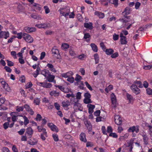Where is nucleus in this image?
Segmentation results:
<instances>
[{"instance_id":"1","label":"nucleus","mask_w":152,"mask_h":152,"mask_svg":"<svg viewBox=\"0 0 152 152\" xmlns=\"http://www.w3.org/2000/svg\"><path fill=\"white\" fill-rule=\"evenodd\" d=\"M52 55L54 57H56L57 59H59L60 55L59 51L56 46L54 47L52 49Z\"/></svg>"},{"instance_id":"2","label":"nucleus","mask_w":152,"mask_h":152,"mask_svg":"<svg viewBox=\"0 0 152 152\" xmlns=\"http://www.w3.org/2000/svg\"><path fill=\"white\" fill-rule=\"evenodd\" d=\"M23 38L28 43H31L33 41V39L29 34L24 33L23 34Z\"/></svg>"},{"instance_id":"3","label":"nucleus","mask_w":152,"mask_h":152,"mask_svg":"<svg viewBox=\"0 0 152 152\" xmlns=\"http://www.w3.org/2000/svg\"><path fill=\"white\" fill-rule=\"evenodd\" d=\"M60 13L62 14V16L65 17L69 15V10L67 8H63L60 9L59 10Z\"/></svg>"},{"instance_id":"4","label":"nucleus","mask_w":152,"mask_h":152,"mask_svg":"<svg viewBox=\"0 0 152 152\" xmlns=\"http://www.w3.org/2000/svg\"><path fill=\"white\" fill-rule=\"evenodd\" d=\"M139 131V126L138 125L133 126L129 127L128 130L129 132H135L136 133H138Z\"/></svg>"},{"instance_id":"5","label":"nucleus","mask_w":152,"mask_h":152,"mask_svg":"<svg viewBox=\"0 0 152 152\" xmlns=\"http://www.w3.org/2000/svg\"><path fill=\"white\" fill-rule=\"evenodd\" d=\"M140 134L143 137V141L144 144L147 145L148 144V138L146 134V133L144 131H142L140 132Z\"/></svg>"},{"instance_id":"6","label":"nucleus","mask_w":152,"mask_h":152,"mask_svg":"<svg viewBox=\"0 0 152 152\" xmlns=\"http://www.w3.org/2000/svg\"><path fill=\"white\" fill-rule=\"evenodd\" d=\"M130 88L134 93L136 94H138L140 93V90L135 84H133L131 86Z\"/></svg>"},{"instance_id":"7","label":"nucleus","mask_w":152,"mask_h":152,"mask_svg":"<svg viewBox=\"0 0 152 152\" xmlns=\"http://www.w3.org/2000/svg\"><path fill=\"white\" fill-rule=\"evenodd\" d=\"M130 16H123L121 18H120L119 20L123 23V24L127 23L130 21Z\"/></svg>"},{"instance_id":"8","label":"nucleus","mask_w":152,"mask_h":152,"mask_svg":"<svg viewBox=\"0 0 152 152\" xmlns=\"http://www.w3.org/2000/svg\"><path fill=\"white\" fill-rule=\"evenodd\" d=\"M37 85L39 86H42L44 88H50L52 86V84L50 83H47L45 82H37Z\"/></svg>"},{"instance_id":"9","label":"nucleus","mask_w":152,"mask_h":152,"mask_svg":"<svg viewBox=\"0 0 152 152\" xmlns=\"http://www.w3.org/2000/svg\"><path fill=\"white\" fill-rule=\"evenodd\" d=\"M33 132V130L32 128L30 127H29L26 129L25 134L26 135H27L28 138H30L32 137Z\"/></svg>"},{"instance_id":"10","label":"nucleus","mask_w":152,"mask_h":152,"mask_svg":"<svg viewBox=\"0 0 152 152\" xmlns=\"http://www.w3.org/2000/svg\"><path fill=\"white\" fill-rule=\"evenodd\" d=\"M134 143V139H132L126 143V146L129 148V151L130 152H132V150L133 148Z\"/></svg>"},{"instance_id":"11","label":"nucleus","mask_w":152,"mask_h":152,"mask_svg":"<svg viewBox=\"0 0 152 152\" xmlns=\"http://www.w3.org/2000/svg\"><path fill=\"white\" fill-rule=\"evenodd\" d=\"M120 37H121L120 40L121 44V45L126 44L127 43L126 37L124 36L123 35V33H122V32L120 33Z\"/></svg>"},{"instance_id":"12","label":"nucleus","mask_w":152,"mask_h":152,"mask_svg":"<svg viewBox=\"0 0 152 152\" xmlns=\"http://www.w3.org/2000/svg\"><path fill=\"white\" fill-rule=\"evenodd\" d=\"M0 83L3 85V88L8 91L9 89V88L8 84L6 83L3 78H0Z\"/></svg>"},{"instance_id":"13","label":"nucleus","mask_w":152,"mask_h":152,"mask_svg":"<svg viewBox=\"0 0 152 152\" xmlns=\"http://www.w3.org/2000/svg\"><path fill=\"white\" fill-rule=\"evenodd\" d=\"M9 33L8 31H0V38H4L7 39L9 37Z\"/></svg>"},{"instance_id":"14","label":"nucleus","mask_w":152,"mask_h":152,"mask_svg":"<svg viewBox=\"0 0 152 152\" xmlns=\"http://www.w3.org/2000/svg\"><path fill=\"white\" fill-rule=\"evenodd\" d=\"M48 125L49 127L51 130L53 132H58V129L57 127L53 123H49L48 124Z\"/></svg>"},{"instance_id":"15","label":"nucleus","mask_w":152,"mask_h":152,"mask_svg":"<svg viewBox=\"0 0 152 152\" xmlns=\"http://www.w3.org/2000/svg\"><path fill=\"white\" fill-rule=\"evenodd\" d=\"M24 108H25L26 111L31 115H33L34 114V112L32 109L27 104L24 105Z\"/></svg>"},{"instance_id":"16","label":"nucleus","mask_w":152,"mask_h":152,"mask_svg":"<svg viewBox=\"0 0 152 152\" xmlns=\"http://www.w3.org/2000/svg\"><path fill=\"white\" fill-rule=\"evenodd\" d=\"M115 122L118 125H121L122 123L121 118L119 115H116L115 118Z\"/></svg>"},{"instance_id":"17","label":"nucleus","mask_w":152,"mask_h":152,"mask_svg":"<svg viewBox=\"0 0 152 152\" xmlns=\"http://www.w3.org/2000/svg\"><path fill=\"white\" fill-rule=\"evenodd\" d=\"M36 26L39 28H48L50 27V24L49 23H44L37 24Z\"/></svg>"},{"instance_id":"18","label":"nucleus","mask_w":152,"mask_h":152,"mask_svg":"<svg viewBox=\"0 0 152 152\" xmlns=\"http://www.w3.org/2000/svg\"><path fill=\"white\" fill-rule=\"evenodd\" d=\"M80 140L82 142H86L87 141V139L86 138V134L85 133L82 132L80 133L79 136Z\"/></svg>"},{"instance_id":"19","label":"nucleus","mask_w":152,"mask_h":152,"mask_svg":"<svg viewBox=\"0 0 152 152\" xmlns=\"http://www.w3.org/2000/svg\"><path fill=\"white\" fill-rule=\"evenodd\" d=\"M87 107L88 108V112L90 114H92L94 112V109L95 108L94 105L88 104L87 105Z\"/></svg>"},{"instance_id":"20","label":"nucleus","mask_w":152,"mask_h":152,"mask_svg":"<svg viewBox=\"0 0 152 152\" xmlns=\"http://www.w3.org/2000/svg\"><path fill=\"white\" fill-rule=\"evenodd\" d=\"M111 100L112 103L114 106V107H116L117 103V100L116 96L113 93H112L111 94Z\"/></svg>"},{"instance_id":"21","label":"nucleus","mask_w":152,"mask_h":152,"mask_svg":"<svg viewBox=\"0 0 152 152\" xmlns=\"http://www.w3.org/2000/svg\"><path fill=\"white\" fill-rule=\"evenodd\" d=\"M85 124L88 130V132L90 133V132H91L92 130V126L91 123L90 122L86 121L85 122Z\"/></svg>"},{"instance_id":"22","label":"nucleus","mask_w":152,"mask_h":152,"mask_svg":"<svg viewBox=\"0 0 152 152\" xmlns=\"http://www.w3.org/2000/svg\"><path fill=\"white\" fill-rule=\"evenodd\" d=\"M43 126H42L41 125L40 126H37V129H38V131L39 132H42V133H44L46 135V129L44 128H43Z\"/></svg>"},{"instance_id":"23","label":"nucleus","mask_w":152,"mask_h":152,"mask_svg":"<svg viewBox=\"0 0 152 152\" xmlns=\"http://www.w3.org/2000/svg\"><path fill=\"white\" fill-rule=\"evenodd\" d=\"M25 30L27 33H31L34 32L36 31V28L33 27H25L24 28Z\"/></svg>"},{"instance_id":"24","label":"nucleus","mask_w":152,"mask_h":152,"mask_svg":"<svg viewBox=\"0 0 152 152\" xmlns=\"http://www.w3.org/2000/svg\"><path fill=\"white\" fill-rule=\"evenodd\" d=\"M131 12L130 8L129 7H126L124 11L122 13V14L123 16H127V15L129 14Z\"/></svg>"},{"instance_id":"25","label":"nucleus","mask_w":152,"mask_h":152,"mask_svg":"<svg viewBox=\"0 0 152 152\" xmlns=\"http://www.w3.org/2000/svg\"><path fill=\"white\" fill-rule=\"evenodd\" d=\"M79 101H77L74 103L73 108L75 110H79L80 108H81V104L78 102Z\"/></svg>"},{"instance_id":"26","label":"nucleus","mask_w":152,"mask_h":152,"mask_svg":"<svg viewBox=\"0 0 152 152\" xmlns=\"http://www.w3.org/2000/svg\"><path fill=\"white\" fill-rule=\"evenodd\" d=\"M84 26L85 28L89 29H92L94 28L92 23H84Z\"/></svg>"},{"instance_id":"27","label":"nucleus","mask_w":152,"mask_h":152,"mask_svg":"<svg viewBox=\"0 0 152 152\" xmlns=\"http://www.w3.org/2000/svg\"><path fill=\"white\" fill-rule=\"evenodd\" d=\"M73 75V73L72 71H69L66 73H64L62 74L61 76L63 77L67 78L72 76Z\"/></svg>"},{"instance_id":"28","label":"nucleus","mask_w":152,"mask_h":152,"mask_svg":"<svg viewBox=\"0 0 152 152\" xmlns=\"http://www.w3.org/2000/svg\"><path fill=\"white\" fill-rule=\"evenodd\" d=\"M47 66L49 68V70L54 73L56 72V70L54 67L51 64L48 63L47 65Z\"/></svg>"},{"instance_id":"29","label":"nucleus","mask_w":152,"mask_h":152,"mask_svg":"<svg viewBox=\"0 0 152 152\" xmlns=\"http://www.w3.org/2000/svg\"><path fill=\"white\" fill-rule=\"evenodd\" d=\"M126 96L127 99L129 100V103L132 104L133 102V99L132 96L129 94L128 93H126Z\"/></svg>"},{"instance_id":"30","label":"nucleus","mask_w":152,"mask_h":152,"mask_svg":"<svg viewBox=\"0 0 152 152\" xmlns=\"http://www.w3.org/2000/svg\"><path fill=\"white\" fill-rule=\"evenodd\" d=\"M28 143L31 145H34L37 143V140L36 139L33 138L32 139H30L28 141Z\"/></svg>"},{"instance_id":"31","label":"nucleus","mask_w":152,"mask_h":152,"mask_svg":"<svg viewBox=\"0 0 152 152\" xmlns=\"http://www.w3.org/2000/svg\"><path fill=\"white\" fill-rule=\"evenodd\" d=\"M94 14L97 16L99 18H103L104 16V13L99 11H96L94 12Z\"/></svg>"},{"instance_id":"32","label":"nucleus","mask_w":152,"mask_h":152,"mask_svg":"<svg viewBox=\"0 0 152 152\" xmlns=\"http://www.w3.org/2000/svg\"><path fill=\"white\" fill-rule=\"evenodd\" d=\"M105 51L106 54L107 55H111L114 52V50L111 48L106 49Z\"/></svg>"},{"instance_id":"33","label":"nucleus","mask_w":152,"mask_h":152,"mask_svg":"<svg viewBox=\"0 0 152 152\" xmlns=\"http://www.w3.org/2000/svg\"><path fill=\"white\" fill-rule=\"evenodd\" d=\"M90 46L93 51L95 52H96L98 51V49L97 47L95 44L91 43L90 44Z\"/></svg>"},{"instance_id":"34","label":"nucleus","mask_w":152,"mask_h":152,"mask_svg":"<svg viewBox=\"0 0 152 152\" xmlns=\"http://www.w3.org/2000/svg\"><path fill=\"white\" fill-rule=\"evenodd\" d=\"M55 78V76L50 74L46 78L48 80L49 82H52Z\"/></svg>"},{"instance_id":"35","label":"nucleus","mask_w":152,"mask_h":152,"mask_svg":"<svg viewBox=\"0 0 152 152\" xmlns=\"http://www.w3.org/2000/svg\"><path fill=\"white\" fill-rule=\"evenodd\" d=\"M62 106L63 107H67L70 105V102L69 100L63 101L62 102Z\"/></svg>"},{"instance_id":"36","label":"nucleus","mask_w":152,"mask_h":152,"mask_svg":"<svg viewBox=\"0 0 152 152\" xmlns=\"http://www.w3.org/2000/svg\"><path fill=\"white\" fill-rule=\"evenodd\" d=\"M91 98H85L83 99V102L85 104H89L91 103L92 101L91 100Z\"/></svg>"},{"instance_id":"37","label":"nucleus","mask_w":152,"mask_h":152,"mask_svg":"<svg viewBox=\"0 0 152 152\" xmlns=\"http://www.w3.org/2000/svg\"><path fill=\"white\" fill-rule=\"evenodd\" d=\"M32 5L33 7H35V9L37 10L40 11L41 10V7L40 5L38 4L34 3H33Z\"/></svg>"},{"instance_id":"38","label":"nucleus","mask_w":152,"mask_h":152,"mask_svg":"<svg viewBox=\"0 0 152 152\" xmlns=\"http://www.w3.org/2000/svg\"><path fill=\"white\" fill-rule=\"evenodd\" d=\"M69 45L68 44L64 43L62 44L61 48L62 49L66 50L69 48Z\"/></svg>"},{"instance_id":"39","label":"nucleus","mask_w":152,"mask_h":152,"mask_svg":"<svg viewBox=\"0 0 152 152\" xmlns=\"http://www.w3.org/2000/svg\"><path fill=\"white\" fill-rule=\"evenodd\" d=\"M50 94L51 96L54 95L55 96H58L59 95V93L56 91H52L50 92Z\"/></svg>"},{"instance_id":"40","label":"nucleus","mask_w":152,"mask_h":152,"mask_svg":"<svg viewBox=\"0 0 152 152\" xmlns=\"http://www.w3.org/2000/svg\"><path fill=\"white\" fill-rule=\"evenodd\" d=\"M94 59L95 60V64H97L99 63V55L97 53H95L94 55Z\"/></svg>"},{"instance_id":"41","label":"nucleus","mask_w":152,"mask_h":152,"mask_svg":"<svg viewBox=\"0 0 152 152\" xmlns=\"http://www.w3.org/2000/svg\"><path fill=\"white\" fill-rule=\"evenodd\" d=\"M31 16L32 18H33L34 19H37V20H39V19H41V18L40 17V16H39V15L37 16V15L36 14L34 13L32 14L31 15Z\"/></svg>"},{"instance_id":"42","label":"nucleus","mask_w":152,"mask_h":152,"mask_svg":"<svg viewBox=\"0 0 152 152\" xmlns=\"http://www.w3.org/2000/svg\"><path fill=\"white\" fill-rule=\"evenodd\" d=\"M48 134L47 132H46V135H45V134H44V133H42L40 135V137L41 139L43 140L44 141L46 140V138L45 137H48Z\"/></svg>"},{"instance_id":"43","label":"nucleus","mask_w":152,"mask_h":152,"mask_svg":"<svg viewBox=\"0 0 152 152\" xmlns=\"http://www.w3.org/2000/svg\"><path fill=\"white\" fill-rule=\"evenodd\" d=\"M81 93L78 92L76 94L77 101H79L81 99Z\"/></svg>"},{"instance_id":"44","label":"nucleus","mask_w":152,"mask_h":152,"mask_svg":"<svg viewBox=\"0 0 152 152\" xmlns=\"http://www.w3.org/2000/svg\"><path fill=\"white\" fill-rule=\"evenodd\" d=\"M132 23H127L123 24V26L124 27H125V26H128L126 27V29L127 30L129 29L132 26Z\"/></svg>"},{"instance_id":"45","label":"nucleus","mask_w":152,"mask_h":152,"mask_svg":"<svg viewBox=\"0 0 152 152\" xmlns=\"http://www.w3.org/2000/svg\"><path fill=\"white\" fill-rule=\"evenodd\" d=\"M134 83L135 84H137L139 85V87L140 88H142L143 87V86L141 82L140 81L136 80L134 82Z\"/></svg>"},{"instance_id":"46","label":"nucleus","mask_w":152,"mask_h":152,"mask_svg":"<svg viewBox=\"0 0 152 152\" xmlns=\"http://www.w3.org/2000/svg\"><path fill=\"white\" fill-rule=\"evenodd\" d=\"M23 118L24 119V124L26 126L29 123V121L28 118L26 116H24L23 117Z\"/></svg>"},{"instance_id":"47","label":"nucleus","mask_w":152,"mask_h":152,"mask_svg":"<svg viewBox=\"0 0 152 152\" xmlns=\"http://www.w3.org/2000/svg\"><path fill=\"white\" fill-rule=\"evenodd\" d=\"M77 99L75 98V96L74 94V96H72L71 98L70 99V101L71 104H73L75 103V102H76Z\"/></svg>"},{"instance_id":"48","label":"nucleus","mask_w":152,"mask_h":152,"mask_svg":"<svg viewBox=\"0 0 152 152\" xmlns=\"http://www.w3.org/2000/svg\"><path fill=\"white\" fill-rule=\"evenodd\" d=\"M55 86L57 88H58L60 90H61L62 91L66 93L67 92L64 91V88L62 86L59 85H55Z\"/></svg>"},{"instance_id":"49","label":"nucleus","mask_w":152,"mask_h":152,"mask_svg":"<svg viewBox=\"0 0 152 152\" xmlns=\"http://www.w3.org/2000/svg\"><path fill=\"white\" fill-rule=\"evenodd\" d=\"M82 79V77L78 74L76 75V77L75 78V80L77 82H79Z\"/></svg>"},{"instance_id":"50","label":"nucleus","mask_w":152,"mask_h":152,"mask_svg":"<svg viewBox=\"0 0 152 152\" xmlns=\"http://www.w3.org/2000/svg\"><path fill=\"white\" fill-rule=\"evenodd\" d=\"M69 52L70 55L72 57H76V53H75V52L72 49H70L69 50Z\"/></svg>"},{"instance_id":"51","label":"nucleus","mask_w":152,"mask_h":152,"mask_svg":"<svg viewBox=\"0 0 152 152\" xmlns=\"http://www.w3.org/2000/svg\"><path fill=\"white\" fill-rule=\"evenodd\" d=\"M53 137L54 140L55 142H57L58 141V136L57 134H53L52 135Z\"/></svg>"},{"instance_id":"52","label":"nucleus","mask_w":152,"mask_h":152,"mask_svg":"<svg viewBox=\"0 0 152 152\" xmlns=\"http://www.w3.org/2000/svg\"><path fill=\"white\" fill-rule=\"evenodd\" d=\"M119 56L118 52H115L114 53H113L111 55V57L112 58H115L118 57Z\"/></svg>"},{"instance_id":"53","label":"nucleus","mask_w":152,"mask_h":152,"mask_svg":"<svg viewBox=\"0 0 152 152\" xmlns=\"http://www.w3.org/2000/svg\"><path fill=\"white\" fill-rule=\"evenodd\" d=\"M32 86L33 84L32 83L30 82L29 83H28L26 84L25 87L26 89H28L32 87Z\"/></svg>"},{"instance_id":"54","label":"nucleus","mask_w":152,"mask_h":152,"mask_svg":"<svg viewBox=\"0 0 152 152\" xmlns=\"http://www.w3.org/2000/svg\"><path fill=\"white\" fill-rule=\"evenodd\" d=\"M40 101L39 99L38 98H36L34 100V103L37 105H38L39 104Z\"/></svg>"},{"instance_id":"55","label":"nucleus","mask_w":152,"mask_h":152,"mask_svg":"<svg viewBox=\"0 0 152 152\" xmlns=\"http://www.w3.org/2000/svg\"><path fill=\"white\" fill-rule=\"evenodd\" d=\"M97 70L99 71H101L103 69V66L102 64H99L96 67Z\"/></svg>"},{"instance_id":"56","label":"nucleus","mask_w":152,"mask_h":152,"mask_svg":"<svg viewBox=\"0 0 152 152\" xmlns=\"http://www.w3.org/2000/svg\"><path fill=\"white\" fill-rule=\"evenodd\" d=\"M146 93L149 95H152V89L150 88H147L146 90Z\"/></svg>"},{"instance_id":"57","label":"nucleus","mask_w":152,"mask_h":152,"mask_svg":"<svg viewBox=\"0 0 152 152\" xmlns=\"http://www.w3.org/2000/svg\"><path fill=\"white\" fill-rule=\"evenodd\" d=\"M16 53L15 51H12L11 52V55L12 56L14 59H16Z\"/></svg>"},{"instance_id":"58","label":"nucleus","mask_w":152,"mask_h":152,"mask_svg":"<svg viewBox=\"0 0 152 152\" xmlns=\"http://www.w3.org/2000/svg\"><path fill=\"white\" fill-rule=\"evenodd\" d=\"M91 37V36L88 33H86L84 34L83 38L85 39H87V38H89Z\"/></svg>"},{"instance_id":"59","label":"nucleus","mask_w":152,"mask_h":152,"mask_svg":"<svg viewBox=\"0 0 152 152\" xmlns=\"http://www.w3.org/2000/svg\"><path fill=\"white\" fill-rule=\"evenodd\" d=\"M119 39V35L114 33L113 36V39L115 40L116 41L118 40Z\"/></svg>"},{"instance_id":"60","label":"nucleus","mask_w":152,"mask_h":152,"mask_svg":"<svg viewBox=\"0 0 152 152\" xmlns=\"http://www.w3.org/2000/svg\"><path fill=\"white\" fill-rule=\"evenodd\" d=\"M109 136L113 138H117L118 137V135L115 133L112 132L110 134Z\"/></svg>"},{"instance_id":"61","label":"nucleus","mask_w":152,"mask_h":152,"mask_svg":"<svg viewBox=\"0 0 152 152\" xmlns=\"http://www.w3.org/2000/svg\"><path fill=\"white\" fill-rule=\"evenodd\" d=\"M23 110V107L22 106H17L16 108V110L18 112L22 111Z\"/></svg>"},{"instance_id":"62","label":"nucleus","mask_w":152,"mask_h":152,"mask_svg":"<svg viewBox=\"0 0 152 152\" xmlns=\"http://www.w3.org/2000/svg\"><path fill=\"white\" fill-rule=\"evenodd\" d=\"M44 9L45 10V13L46 14H47L49 12H50V10L48 6H45L44 7Z\"/></svg>"},{"instance_id":"63","label":"nucleus","mask_w":152,"mask_h":152,"mask_svg":"<svg viewBox=\"0 0 152 152\" xmlns=\"http://www.w3.org/2000/svg\"><path fill=\"white\" fill-rule=\"evenodd\" d=\"M145 126L147 127H148L149 128V130L150 132H152V126L150 125L149 124L146 123L145 124Z\"/></svg>"},{"instance_id":"64","label":"nucleus","mask_w":152,"mask_h":152,"mask_svg":"<svg viewBox=\"0 0 152 152\" xmlns=\"http://www.w3.org/2000/svg\"><path fill=\"white\" fill-rule=\"evenodd\" d=\"M12 149L13 152H18V150L15 145H13Z\"/></svg>"}]
</instances>
